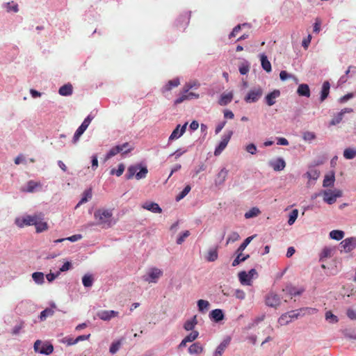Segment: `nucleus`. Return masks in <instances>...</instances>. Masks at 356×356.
Segmentation results:
<instances>
[{"instance_id": "nucleus-23", "label": "nucleus", "mask_w": 356, "mask_h": 356, "mask_svg": "<svg viewBox=\"0 0 356 356\" xmlns=\"http://www.w3.org/2000/svg\"><path fill=\"white\" fill-rule=\"evenodd\" d=\"M260 60L262 68L267 72H270L272 70L271 64L268 60L267 56L265 54L260 55Z\"/></svg>"}, {"instance_id": "nucleus-26", "label": "nucleus", "mask_w": 356, "mask_h": 356, "mask_svg": "<svg viewBox=\"0 0 356 356\" xmlns=\"http://www.w3.org/2000/svg\"><path fill=\"white\" fill-rule=\"evenodd\" d=\"M34 225L37 232H44L48 228L47 222L42 221L40 217H38Z\"/></svg>"}, {"instance_id": "nucleus-52", "label": "nucleus", "mask_w": 356, "mask_h": 356, "mask_svg": "<svg viewBox=\"0 0 356 356\" xmlns=\"http://www.w3.org/2000/svg\"><path fill=\"white\" fill-rule=\"evenodd\" d=\"M124 164L120 163L118 165V169L117 170H115V169H112L111 170L110 173L112 175H116L118 177H120L122 175V173L124 172Z\"/></svg>"}, {"instance_id": "nucleus-6", "label": "nucleus", "mask_w": 356, "mask_h": 356, "mask_svg": "<svg viewBox=\"0 0 356 356\" xmlns=\"http://www.w3.org/2000/svg\"><path fill=\"white\" fill-rule=\"evenodd\" d=\"M162 275L163 272L161 270L152 268L149 269L146 275L143 276V280L149 283H156Z\"/></svg>"}, {"instance_id": "nucleus-43", "label": "nucleus", "mask_w": 356, "mask_h": 356, "mask_svg": "<svg viewBox=\"0 0 356 356\" xmlns=\"http://www.w3.org/2000/svg\"><path fill=\"white\" fill-rule=\"evenodd\" d=\"M254 236H249L246 238L244 241L240 245V246L236 250V252H243V251L246 248V247L248 245V244L251 242V241L253 239Z\"/></svg>"}, {"instance_id": "nucleus-21", "label": "nucleus", "mask_w": 356, "mask_h": 356, "mask_svg": "<svg viewBox=\"0 0 356 356\" xmlns=\"http://www.w3.org/2000/svg\"><path fill=\"white\" fill-rule=\"evenodd\" d=\"M297 93L299 96L309 97L310 96V90L309 86L305 83L300 84L297 90Z\"/></svg>"}, {"instance_id": "nucleus-11", "label": "nucleus", "mask_w": 356, "mask_h": 356, "mask_svg": "<svg viewBox=\"0 0 356 356\" xmlns=\"http://www.w3.org/2000/svg\"><path fill=\"white\" fill-rule=\"evenodd\" d=\"M280 96V91L279 90H274L273 92L268 93L266 97L265 101L268 106H271L276 102L275 99Z\"/></svg>"}, {"instance_id": "nucleus-57", "label": "nucleus", "mask_w": 356, "mask_h": 356, "mask_svg": "<svg viewBox=\"0 0 356 356\" xmlns=\"http://www.w3.org/2000/svg\"><path fill=\"white\" fill-rule=\"evenodd\" d=\"M121 345L120 341H116L111 344L109 351L111 354H115L120 348Z\"/></svg>"}, {"instance_id": "nucleus-45", "label": "nucleus", "mask_w": 356, "mask_h": 356, "mask_svg": "<svg viewBox=\"0 0 356 356\" xmlns=\"http://www.w3.org/2000/svg\"><path fill=\"white\" fill-rule=\"evenodd\" d=\"M298 216V210L296 209H293L289 214L288 224L289 225H292L296 220Z\"/></svg>"}, {"instance_id": "nucleus-37", "label": "nucleus", "mask_w": 356, "mask_h": 356, "mask_svg": "<svg viewBox=\"0 0 356 356\" xmlns=\"http://www.w3.org/2000/svg\"><path fill=\"white\" fill-rule=\"evenodd\" d=\"M325 320L330 323H337L339 321L338 317L333 314L331 311H327L325 315Z\"/></svg>"}, {"instance_id": "nucleus-30", "label": "nucleus", "mask_w": 356, "mask_h": 356, "mask_svg": "<svg viewBox=\"0 0 356 356\" xmlns=\"http://www.w3.org/2000/svg\"><path fill=\"white\" fill-rule=\"evenodd\" d=\"M336 198L332 191H325L323 195V200L329 204H332L336 202Z\"/></svg>"}, {"instance_id": "nucleus-19", "label": "nucleus", "mask_w": 356, "mask_h": 356, "mask_svg": "<svg viewBox=\"0 0 356 356\" xmlns=\"http://www.w3.org/2000/svg\"><path fill=\"white\" fill-rule=\"evenodd\" d=\"M224 314L220 309H216L211 312L210 318H212L215 322H219L224 319Z\"/></svg>"}, {"instance_id": "nucleus-20", "label": "nucleus", "mask_w": 356, "mask_h": 356, "mask_svg": "<svg viewBox=\"0 0 356 356\" xmlns=\"http://www.w3.org/2000/svg\"><path fill=\"white\" fill-rule=\"evenodd\" d=\"M330 84L329 81H324L322 86L320 101L323 102L328 96L330 92Z\"/></svg>"}, {"instance_id": "nucleus-58", "label": "nucleus", "mask_w": 356, "mask_h": 356, "mask_svg": "<svg viewBox=\"0 0 356 356\" xmlns=\"http://www.w3.org/2000/svg\"><path fill=\"white\" fill-rule=\"evenodd\" d=\"M190 235L189 231H185L181 235H180L177 239V243L180 245L181 244L186 238H187Z\"/></svg>"}, {"instance_id": "nucleus-24", "label": "nucleus", "mask_w": 356, "mask_h": 356, "mask_svg": "<svg viewBox=\"0 0 356 356\" xmlns=\"http://www.w3.org/2000/svg\"><path fill=\"white\" fill-rule=\"evenodd\" d=\"M334 250L335 249L334 248L325 247L320 254V260L322 261L324 259L331 257L333 255Z\"/></svg>"}, {"instance_id": "nucleus-32", "label": "nucleus", "mask_w": 356, "mask_h": 356, "mask_svg": "<svg viewBox=\"0 0 356 356\" xmlns=\"http://www.w3.org/2000/svg\"><path fill=\"white\" fill-rule=\"evenodd\" d=\"M260 213L261 211L257 207H252L245 213L244 216L246 219H249L257 216Z\"/></svg>"}, {"instance_id": "nucleus-56", "label": "nucleus", "mask_w": 356, "mask_h": 356, "mask_svg": "<svg viewBox=\"0 0 356 356\" xmlns=\"http://www.w3.org/2000/svg\"><path fill=\"white\" fill-rule=\"evenodd\" d=\"M148 171L146 167H143L140 168V170L136 174V178L137 179H140L145 178L147 174Z\"/></svg>"}, {"instance_id": "nucleus-17", "label": "nucleus", "mask_w": 356, "mask_h": 356, "mask_svg": "<svg viewBox=\"0 0 356 356\" xmlns=\"http://www.w3.org/2000/svg\"><path fill=\"white\" fill-rule=\"evenodd\" d=\"M283 291L289 294L290 298H292L293 296L300 295L303 292V289H297L293 286H286Z\"/></svg>"}, {"instance_id": "nucleus-25", "label": "nucleus", "mask_w": 356, "mask_h": 356, "mask_svg": "<svg viewBox=\"0 0 356 356\" xmlns=\"http://www.w3.org/2000/svg\"><path fill=\"white\" fill-rule=\"evenodd\" d=\"M180 84L179 79H174L172 80H170L165 86L163 88V92L170 91L172 88L177 87Z\"/></svg>"}, {"instance_id": "nucleus-64", "label": "nucleus", "mask_w": 356, "mask_h": 356, "mask_svg": "<svg viewBox=\"0 0 356 356\" xmlns=\"http://www.w3.org/2000/svg\"><path fill=\"white\" fill-rule=\"evenodd\" d=\"M250 70V66L248 64H243L239 67V72L241 74H246Z\"/></svg>"}, {"instance_id": "nucleus-44", "label": "nucleus", "mask_w": 356, "mask_h": 356, "mask_svg": "<svg viewBox=\"0 0 356 356\" xmlns=\"http://www.w3.org/2000/svg\"><path fill=\"white\" fill-rule=\"evenodd\" d=\"M118 146L122 148L121 152L122 154L129 153L134 149V147L129 143H124L122 145H119Z\"/></svg>"}, {"instance_id": "nucleus-49", "label": "nucleus", "mask_w": 356, "mask_h": 356, "mask_svg": "<svg viewBox=\"0 0 356 356\" xmlns=\"http://www.w3.org/2000/svg\"><path fill=\"white\" fill-rule=\"evenodd\" d=\"M343 115H344L343 114V113L340 111L335 117L332 118V120L330 122V125L332 126L340 123L343 120Z\"/></svg>"}, {"instance_id": "nucleus-12", "label": "nucleus", "mask_w": 356, "mask_h": 356, "mask_svg": "<svg viewBox=\"0 0 356 356\" xmlns=\"http://www.w3.org/2000/svg\"><path fill=\"white\" fill-rule=\"evenodd\" d=\"M187 123L184 124L181 129L180 125H177V127L173 130L171 135L169 137V140H174L181 137L186 131Z\"/></svg>"}, {"instance_id": "nucleus-41", "label": "nucleus", "mask_w": 356, "mask_h": 356, "mask_svg": "<svg viewBox=\"0 0 356 356\" xmlns=\"http://www.w3.org/2000/svg\"><path fill=\"white\" fill-rule=\"evenodd\" d=\"M334 182V175L333 174L330 175H325V177L324 178L323 185L324 187H328V186H333Z\"/></svg>"}, {"instance_id": "nucleus-29", "label": "nucleus", "mask_w": 356, "mask_h": 356, "mask_svg": "<svg viewBox=\"0 0 356 356\" xmlns=\"http://www.w3.org/2000/svg\"><path fill=\"white\" fill-rule=\"evenodd\" d=\"M197 321L196 316H195L191 319L188 320L185 322V323L184 325V328L186 331H191V330L193 331V328L197 325Z\"/></svg>"}, {"instance_id": "nucleus-22", "label": "nucleus", "mask_w": 356, "mask_h": 356, "mask_svg": "<svg viewBox=\"0 0 356 356\" xmlns=\"http://www.w3.org/2000/svg\"><path fill=\"white\" fill-rule=\"evenodd\" d=\"M232 99L233 93L232 92H229L228 93H223L222 95H221L218 103L221 106H225L230 103Z\"/></svg>"}, {"instance_id": "nucleus-51", "label": "nucleus", "mask_w": 356, "mask_h": 356, "mask_svg": "<svg viewBox=\"0 0 356 356\" xmlns=\"http://www.w3.org/2000/svg\"><path fill=\"white\" fill-rule=\"evenodd\" d=\"M199 335V332L196 330H193L188 335H187L184 339L187 342H192L195 341Z\"/></svg>"}, {"instance_id": "nucleus-63", "label": "nucleus", "mask_w": 356, "mask_h": 356, "mask_svg": "<svg viewBox=\"0 0 356 356\" xmlns=\"http://www.w3.org/2000/svg\"><path fill=\"white\" fill-rule=\"evenodd\" d=\"M346 315L350 319L356 320V310L349 308L347 309Z\"/></svg>"}, {"instance_id": "nucleus-1", "label": "nucleus", "mask_w": 356, "mask_h": 356, "mask_svg": "<svg viewBox=\"0 0 356 356\" xmlns=\"http://www.w3.org/2000/svg\"><path fill=\"white\" fill-rule=\"evenodd\" d=\"M113 212L111 209H99L94 213L95 224L102 228H109L113 225Z\"/></svg>"}, {"instance_id": "nucleus-36", "label": "nucleus", "mask_w": 356, "mask_h": 356, "mask_svg": "<svg viewBox=\"0 0 356 356\" xmlns=\"http://www.w3.org/2000/svg\"><path fill=\"white\" fill-rule=\"evenodd\" d=\"M39 186H40V183L31 180L27 183V187L26 189L24 190V191L33 193Z\"/></svg>"}, {"instance_id": "nucleus-16", "label": "nucleus", "mask_w": 356, "mask_h": 356, "mask_svg": "<svg viewBox=\"0 0 356 356\" xmlns=\"http://www.w3.org/2000/svg\"><path fill=\"white\" fill-rule=\"evenodd\" d=\"M238 279L241 284L243 285H252V279L245 271H241L238 273Z\"/></svg>"}, {"instance_id": "nucleus-14", "label": "nucleus", "mask_w": 356, "mask_h": 356, "mask_svg": "<svg viewBox=\"0 0 356 356\" xmlns=\"http://www.w3.org/2000/svg\"><path fill=\"white\" fill-rule=\"evenodd\" d=\"M270 165L273 168L274 170L281 171L285 168L286 163L283 159L278 158L275 161H270Z\"/></svg>"}, {"instance_id": "nucleus-46", "label": "nucleus", "mask_w": 356, "mask_h": 356, "mask_svg": "<svg viewBox=\"0 0 356 356\" xmlns=\"http://www.w3.org/2000/svg\"><path fill=\"white\" fill-rule=\"evenodd\" d=\"M200 86V83L197 81H191L186 83L184 86V93H187L189 90H191L193 88H197Z\"/></svg>"}, {"instance_id": "nucleus-13", "label": "nucleus", "mask_w": 356, "mask_h": 356, "mask_svg": "<svg viewBox=\"0 0 356 356\" xmlns=\"http://www.w3.org/2000/svg\"><path fill=\"white\" fill-rule=\"evenodd\" d=\"M118 315V312L113 311V310H110V311L104 310V311L99 312L97 313V316L100 319L104 320V321H108L112 317L117 316Z\"/></svg>"}, {"instance_id": "nucleus-34", "label": "nucleus", "mask_w": 356, "mask_h": 356, "mask_svg": "<svg viewBox=\"0 0 356 356\" xmlns=\"http://www.w3.org/2000/svg\"><path fill=\"white\" fill-rule=\"evenodd\" d=\"M122 148H120L119 146L116 145L113 147H112L109 152L106 154L105 156V160H108L111 157L115 156L118 153L121 152Z\"/></svg>"}, {"instance_id": "nucleus-35", "label": "nucleus", "mask_w": 356, "mask_h": 356, "mask_svg": "<svg viewBox=\"0 0 356 356\" xmlns=\"http://www.w3.org/2000/svg\"><path fill=\"white\" fill-rule=\"evenodd\" d=\"M32 278L34 282L38 284H41L44 282V274L41 272H35L32 274Z\"/></svg>"}, {"instance_id": "nucleus-5", "label": "nucleus", "mask_w": 356, "mask_h": 356, "mask_svg": "<svg viewBox=\"0 0 356 356\" xmlns=\"http://www.w3.org/2000/svg\"><path fill=\"white\" fill-rule=\"evenodd\" d=\"M340 251L346 253L350 252L356 248V237L346 238L340 243Z\"/></svg>"}, {"instance_id": "nucleus-48", "label": "nucleus", "mask_w": 356, "mask_h": 356, "mask_svg": "<svg viewBox=\"0 0 356 356\" xmlns=\"http://www.w3.org/2000/svg\"><path fill=\"white\" fill-rule=\"evenodd\" d=\"M197 306L199 311L203 312L204 309H207L209 306V302L207 300H199L197 301Z\"/></svg>"}, {"instance_id": "nucleus-61", "label": "nucleus", "mask_w": 356, "mask_h": 356, "mask_svg": "<svg viewBox=\"0 0 356 356\" xmlns=\"http://www.w3.org/2000/svg\"><path fill=\"white\" fill-rule=\"evenodd\" d=\"M245 150L251 154H255L257 152V147L254 144L250 143L245 147Z\"/></svg>"}, {"instance_id": "nucleus-10", "label": "nucleus", "mask_w": 356, "mask_h": 356, "mask_svg": "<svg viewBox=\"0 0 356 356\" xmlns=\"http://www.w3.org/2000/svg\"><path fill=\"white\" fill-rule=\"evenodd\" d=\"M142 208L154 213H161L162 212L161 208L157 203L150 201L144 202L142 204Z\"/></svg>"}, {"instance_id": "nucleus-8", "label": "nucleus", "mask_w": 356, "mask_h": 356, "mask_svg": "<svg viewBox=\"0 0 356 356\" xmlns=\"http://www.w3.org/2000/svg\"><path fill=\"white\" fill-rule=\"evenodd\" d=\"M266 304L268 307L277 308L281 304V299L277 294L269 293L266 297Z\"/></svg>"}, {"instance_id": "nucleus-54", "label": "nucleus", "mask_w": 356, "mask_h": 356, "mask_svg": "<svg viewBox=\"0 0 356 356\" xmlns=\"http://www.w3.org/2000/svg\"><path fill=\"white\" fill-rule=\"evenodd\" d=\"M239 238H240L239 234L236 232H233L232 233H231V234L227 238L226 244H229V243L235 242V241H238Z\"/></svg>"}, {"instance_id": "nucleus-59", "label": "nucleus", "mask_w": 356, "mask_h": 356, "mask_svg": "<svg viewBox=\"0 0 356 356\" xmlns=\"http://www.w3.org/2000/svg\"><path fill=\"white\" fill-rule=\"evenodd\" d=\"M316 138L314 133L311 131H306L303 134V138L305 140L311 141Z\"/></svg>"}, {"instance_id": "nucleus-31", "label": "nucleus", "mask_w": 356, "mask_h": 356, "mask_svg": "<svg viewBox=\"0 0 356 356\" xmlns=\"http://www.w3.org/2000/svg\"><path fill=\"white\" fill-rule=\"evenodd\" d=\"M218 257V254L217 251V248L210 249L208 251L206 259L208 261H214L217 260Z\"/></svg>"}, {"instance_id": "nucleus-7", "label": "nucleus", "mask_w": 356, "mask_h": 356, "mask_svg": "<svg viewBox=\"0 0 356 356\" xmlns=\"http://www.w3.org/2000/svg\"><path fill=\"white\" fill-rule=\"evenodd\" d=\"M38 217V216L36 215L26 216L22 218H17L15 223L19 227H23L24 226L34 225Z\"/></svg>"}, {"instance_id": "nucleus-4", "label": "nucleus", "mask_w": 356, "mask_h": 356, "mask_svg": "<svg viewBox=\"0 0 356 356\" xmlns=\"http://www.w3.org/2000/svg\"><path fill=\"white\" fill-rule=\"evenodd\" d=\"M34 350L40 354L49 355L54 351V346L51 343H43L41 341L37 340L34 343Z\"/></svg>"}, {"instance_id": "nucleus-18", "label": "nucleus", "mask_w": 356, "mask_h": 356, "mask_svg": "<svg viewBox=\"0 0 356 356\" xmlns=\"http://www.w3.org/2000/svg\"><path fill=\"white\" fill-rule=\"evenodd\" d=\"M230 342V339L227 338L225 339L222 342L220 343V345L217 347L216 352L214 353V356H222L225 350L227 347Z\"/></svg>"}, {"instance_id": "nucleus-47", "label": "nucleus", "mask_w": 356, "mask_h": 356, "mask_svg": "<svg viewBox=\"0 0 356 356\" xmlns=\"http://www.w3.org/2000/svg\"><path fill=\"white\" fill-rule=\"evenodd\" d=\"M92 197V191L91 189L87 190L83 193V197L81 199L79 202L77 204V207L80 204H82L88 201L89 198H91Z\"/></svg>"}, {"instance_id": "nucleus-28", "label": "nucleus", "mask_w": 356, "mask_h": 356, "mask_svg": "<svg viewBox=\"0 0 356 356\" xmlns=\"http://www.w3.org/2000/svg\"><path fill=\"white\" fill-rule=\"evenodd\" d=\"M58 92L62 96H68L72 93V86L71 84H65L59 88Z\"/></svg>"}, {"instance_id": "nucleus-42", "label": "nucleus", "mask_w": 356, "mask_h": 356, "mask_svg": "<svg viewBox=\"0 0 356 356\" xmlns=\"http://www.w3.org/2000/svg\"><path fill=\"white\" fill-rule=\"evenodd\" d=\"M343 156L346 159H352L356 156V150L352 148H346L343 151Z\"/></svg>"}, {"instance_id": "nucleus-53", "label": "nucleus", "mask_w": 356, "mask_h": 356, "mask_svg": "<svg viewBox=\"0 0 356 356\" xmlns=\"http://www.w3.org/2000/svg\"><path fill=\"white\" fill-rule=\"evenodd\" d=\"M6 9L8 12L13 11L17 13L18 11V5L14 1L8 2L6 4Z\"/></svg>"}, {"instance_id": "nucleus-3", "label": "nucleus", "mask_w": 356, "mask_h": 356, "mask_svg": "<svg viewBox=\"0 0 356 356\" xmlns=\"http://www.w3.org/2000/svg\"><path fill=\"white\" fill-rule=\"evenodd\" d=\"M263 95V89L261 87H255L250 89L244 97L246 103L257 102Z\"/></svg>"}, {"instance_id": "nucleus-62", "label": "nucleus", "mask_w": 356, "mask_h": 356, "mask_svg": "<svg viewBox=\"0 0 356 356\" xmlns=\"http://www.w3.org/2000/svg\"><path fill=\"white\" fill-rule=\"evenodd\" d=\"M307 177L310 179H317L318 177L319 173L317 170H314L307 172Z\"/></svg>"}, {"instance_id": "nucleus-38", "label": "nucleus", "mask_w": 356, "mask_h": 356, "mask_svg": "<svg viewBox=\"0 0 356 356\" xmlns=\"http://www.w3.org/2000/svg\"><path fill=\"white\" fill-rule=\"evenodd\" d=\"M140 168L138 165H131L129 167L127 170V172L126 174L127 178L128 179H131L137 173V170Z\"/></svg>"}, {"instance_id": "nucleus-39", "label": "nucleus", "mask_w": 356, "mask_h": 356, "mask_svg": "<svg viewBox=\"0 0 356 356\" xmlns=\"http://www.w3.org/2000/svg\"><path fill=\"white\" fill-rule=\"evenodd\" d=\"M54 314V311L52 309L47 308L40 313V319L42 321H45L48 316H51Z\"/></svg>"}, {"instance_id": "nucleus-33", "label": "nucleus", "mask_w": 356, "mask_h": 356, "mask_svg": "<svg viewBox=\"0 0 356 356\" xmlns=\"http://www.w3.org/2000/svg\"><path fill=\"white\" fill-rule=\"evenodd\" d=\"M344 236V232L341 230H332L330 232V237L332 239L339 241Z\"/></svg>"}, {"instance_id": "nucleus-9", "label": "nucleus", "mask_w": 356, "mask_h": 356, "mask_svg": "<svg viewBox=\"0 0 356 356\" xmlns=\"http://www.w3.org/2000/svg\"><path fill=\"white\" fill-rule=\"evenodd\" d=\"M232 131H229L226 135H224L222 138L221 141L220 142L218 146L216 148L214 151V155L218 156L221 154V152L225 149L227 147L232 136Z\"/></svg>"}, {"instance_id": "nucleus-2", "label": "nucleus", "mask_w": 356, "mask_h": 356, "mask_svg": "<svg viewBox=\"0 0 356 356\" xmlns=\"http://www.w3.org/2000/svg\"><path fill=\"white\" fill-rule=\"evenodd\" d=\"M302 310H304V309H300V310H292L282 314L281 316L278 318V323L281 326L288 325L294 319L298 318V317L300 316V312Z\"/></svg>"}, {"instance_id": "nucleus-60", "label": "nucleus", "mask_w": 356, "mask_h": 356, "mask_svg": "<svg viewBox=\"0 0 356 356\" xmlns=\"http://www.w3.org/2000/svg\"><path fill=\"white\" fill-rule=\"evenodd\" d=\"M187 99V95L186 93H184V90L183 89V92L177 99H175V104H179Z\"/></svg>"}, {"instance_id": "nucleus-40", "label": "nucleus", "mask_w": 356, "mask_h": 356, "mask_svg": "<svg viewBox=\"0 0 356 356\" xmlns=\"http://www.w3.org/2000/svg\"><path fill=\"white\" fill-rule=\"evenodd\" d=\"M82 282L85 287H90L93 283V277L91 275H85L82 278Z\"/></svg>"}, {"instance_id": "nucleus-27", "label": "nucleus", "mask_w": 356, "mask_h": 356, "mask_svg": "<svg viewBox=\"0 0 356 356\" xmlns=\"http://www.w3.org/2000/svg\"><path fill=\"white\" fill-rule=\"evenodd\" d=\"M203 351V347L200 343H193L188 348V353L190 354H200Z\"/></svg>"}, {"instance_id": "nucleus-50", "label": "nucleus", "mask_w": 356, "mask_h": 356, "mask_svg": "<svg viewBox=\"0 0 356 356\" xmlns=\"http://www.w3.org/2000/svg\"><path fill=\"white\" fill-rule=\"evenodd\" d=\"M191 188L189 185H187L183 191L176 197V200L179 201L183 199L191 191Z\"/></svg>"}, {"instance_id": "nucleus-55", "label": "nucleus", "mask_w": 356, "mask_h": 356, "mask_svg": "<svg viewBox=\"0 0 356 356\" xmlns=\"http://www.w3.org/2000/svg\"><path fill=\"white\" fill-rule=\"evenodd\" d=\"M237 256L236 259L232 261V266L233 267H235L238 266L240 263L244 261V258H243V254L242 252H236Z\"/></svg>"}, {"instance_id": "nucleus-15", "label": "nucleus", "mask_w": 356, "mask_h": 356, "mask_svg": "<svg viewBox=\"0 0 356 356\" xmlns=\"http://www.w3.org/2000/svg\"><path fill=\"white\" fill-rule=\"evenodd\" d=\"M228 172L229 171L225 168L221 169V170L218 173L215 180L216 185H221L225 182L228 175Z\"/></svg>"}]
</instances>
